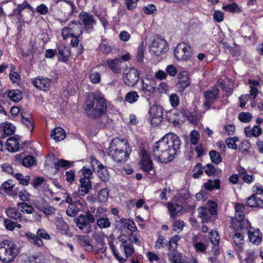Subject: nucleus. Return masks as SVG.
<instances>
[{"label": "nucleus", "mask_w": 263, "mask_h": 263, "mask_svg": "<svg viewBox=\"0 0 263 263\" xmlns=\"http://www.w3.org/2000/svg\"><path fill=\"white\" fill-rule=\"evenodd\" d=\"M180 140L174 133L166 134L153 146L151 154L155 160L166 163L172 161L180 147Z\"/></svg>", "instance_id": "obj_1"}, {"label": "nucleus", "mask_w": 263, "mask_h": 263, "mask_svg": "<svg viewBox=\"0 0 263 263\" xmlns=\"http://www.w3.org/2000/svg\"><path fill=\"white\" fill-rule=\"evenodd\" d=\"M83 107L86 116L92 119H99L101 127H105L108 122L106 116L107 105L104 97L100 93L90 94L85 100Z\"/></svg>", "instance_id": "obj_2"}, {"label": "nucleus", "mask_w": 263, "mask_h": 263, "mask_svg": "<svg viewBox=\"0 0 263 263\" xmlns=\"http://www.w3.org/2000/svg\"><path fill=\"white\" fill-rule=\"evenodd\" d=\"M131 149L128 143L119 139H114L108 148V155L117 162H125L129 157Z\"/></svg>", "instance_id": "obj_3"}, {"label": "nucleus", "mask_w": 263, "mask_h": 263, "mask_svg": "<svg viewBox=\"0 0 263 263\" xmlns=\"http://www.w3.org/2000/svg\"><path fill=\"white\" fill-rule=\"evenodd\" d=\"M18 253V249L12 241L5 240L0 243V259L3 262H11Z\"/></svg>", "instance_id": "obj_4"}, {"label": "nucleus", "mask_w": 263, "mask_h": 263, "mask_svg": "<svg viewBox=\"0 0 263 263\" xmlns=\"http://www.w3.org/2000/svg\"><path fill=\"white\" fill-rule=\"evenodd\" d=\"M251 226L250 222L245 223H233L232 228L235 231L233 237V240L236 247V249L239 252L243 251V245L244 243V234H245L249 227Z\"/></svg>", "instance_id": "obj_5"}, {"label": "nucleus", "mask_w": 263, "mask_h": 263, "mask_svg": "<svg viewBox=\"0 0 263 263\" xmlns=\"http://www.w3.org/2000/svg\"><path fill=\"white\" fill-rule=\"evenodd\" d=\"M174 55L178 61H186L192 55V50L187 44L182 42L177 45L174 50Z\"/></svg>", "instance_id": "obj_6"}, {"label": "nucleus", "mask_w": 263, "mask_h": 263, "mask_svg": "<svg viewBox=\"0 0 263 263\" xmlns=\"http://www.w3.org/2000/svg\"><path fill=\"white\" fill-rule=\"evenodd\" d=\"M167 50L166 41L160 36H155L150 46V52L156 56H159Z\"/></svg>", "instance_id": "obj_7"}, {"label": "nucleus", "mask_w": 263, "mask_h": 263, "mask_svg": "<svg viewBox=\"0 0 263 263\" xmlns=\"http://www.w3.org/2000/svg\"><path fill=\"white\" fill-rule=\"evenodd\" d=\"M209 208L200 207L198 209L199 212V217L201 219L202 222L208 221L212 215L217 214V204L216 202L209 201Z\"/></svg>", "instance_id": "obj_8"}, {"label": "nucleus", "mask_w": 263, "mask_h": 263, "mask_svg": "<svg viewBox=\"0 0 263 263\" xmlns=\"http://www.w3.org/2000/svg\"><path fill=\"white\" fill-rule=\"evenodd\" d=\"M148 114L152 125L158 126L163 119V108L160 105H154L149 108Z\"/></svg>", "instance_id": "obj_9"}, {"label": "nucleus", "mask_w": 263, "mask_h": 263, "mask_svg": "<svg viewBox=\"0 0 263 263\" xmlns=\"http://www.w3.org/2000/svg\"><path fill=\"white\" fill-rule=\"evenodd\" d=\"M140 77L137 69L132 68L124 70L123 79L125 84L128 86H134L139 80Z\"/></svg>", "instance_id": "obj_10"}, {"label": "nucleus", "mask_w": 263, "mask_h": 263, "mask_svg": "<svg viewBox=\"0 0 263 263\" xmlns=\"http://www.w3.org/2000/svg\"><path fill=\"white\" fill-rule=\"evenodd\" d=\"M79 16L82 24L84 25V28L86 31L89 33H90L93 29V26L96 24L93 16L83 11L79 14Z\"/></svg>", "instance_id": "obj_11"}, {"label": "nucleus", "mask_w": 263, "mask_h": 263, "mask_svg": "<svg viewBox=\"0 0 263 263\" xmlns=\"http://www.w3.org/2000/svg\"><path fill=\"white\" fill-rule=\"evenodd\" d=\"M80 185L78 191L73 194L76 198H80L87 194L92 188V183L89 179L81 178L79 180Z\"/></svg>", "instance_id": "obj_12"}, {"label": "nucleus", "mask_w": 263, "mask_h": 263, "mask_svg": "<svg viewBox=\"0 0 263 263\" xmlns=\"http://www.w3.org/2000/svg\"><path fill=\"white\" fill-rule=\"evenodd\" d=\"M219 91L218 88L215 86L212 90L206 91L204 92L205 101L203 105L207 108V109L210 108L211 105L218 97Z\"/></svg>", "instance_id": "obj_13"}, {"label": "nucleus", "mask_w": 263, "mask_h": 263, "mask_svg": "<svg viewBox=\"0 0 263 263\" xmlns=\"http://www.w3.org/2000/svg\"><path fill=\"white\" fill-rule=\"evenodd\" d=\"M26 9L30 10L32 12L34 11L33 8L27 2L24 1L23 3L17 5L16 8L14 9L10 15L17 16L18 19H22L24 17L22 12Z\"/></svg>", "instance_id": "obj_14"}, {"label": "nucleus", "mask_w": 263, "mask_h": 263, "mask_svg": "<svg viewBox=\"0 0 263 263\" xmlns=\"http://www.w3.org/2000/svg\"><path fill=\"white\" fill-rule=\"evenodd\" d=\"M33 86L39 89L46 91L51 84V80L45 77H38L32 80Z\"/></svg>", "instance_id": "obj_15"}, {"label": "nucleus", "mask_w": 263, "mask_h": 263, "mask_svg": "<svg viewBox=\"0 0 263 263\" xmlns=\"http://www.w3.org/2000/svg\"><path fill=\"white\" fill-rule=\"evenodd\" d=\"M77 227L85 233L90 231L91 225L86 221L84 215H79L74 220Z\"/></svg>", "instance_id": "obj_16"}, {"label": "nucleus", "mask_w": 263, "mask_h": 263, "mask_svg": "<svg viewBox=\"0 0 263 263\" xmlns=\"http://www.w3.org/2000/svg\"><path fill=\"white\" fill-rule=\"evenodd\" d=\"M142 89L144 92L153 93L156 90V81L153 78H145L142 79Z\"/></svg>", "instance_id": "obj_17"}, {"label": "nucleus", "mask_w": 263, "mask_h": 263, "mask_svg": "<svg viewBox=\"0 0 263 263\" xmlns=\"http://www.w3.org/2000/svg\"><path fill=\"white\" fill-rule=\"evenodd\" d=\"M131 238L121 240L120 247L123 248L126 257L131 256L135 253V249L130 243Z\"/></svg>", "instance_id": "obj_18"}, {"label": "nucleus", "mask_w": 263, "mask_h": 263, "mask_svg": "<svg viewBox=\"0 0 263 263\" xmlns=\"http://www.w3.org/2000/svg\"><path fill=\"white\" fill-rule=\"evenodd\" d=\"M250 226L248 229V234L249 235V240L254 245H258L261 241V237L260 236L261 233L259 229L253 230Z\"/></svg>", "instance_id": "obj_19"}, {"label": "nucleus", "mask_w": 263, "mask_h": 263, "mask_svg": "<svg viewBox=\"0 0 263 263\" xmlns=\"http://www.w3.org/2000/svg\"><path fill=\"white\" fill-rule=\"evenodd\" d=\"M141 163L142 169L144 172L150 173V172L153 170L152 160L149 155L145 152L143 154Z\"/></svg>", "instance_id": "obj_20"}, {"label": "nucleus", "mask_w": 263, "mask_h": 263, "mask_svg": "<svg viewBox=\"0 0 263 263\" xmlns=\"http://www.w3.org/2000/svg\"><path fill=\"white\" fill-rule=\"evenodd\" d=\"M193 246L196 252L199 253L205 254L208 245L199 241L198 235H195L192 238Z\"/></svg>", "instance_id": "obj_21"}, {"label": "nucleus", "mask_w": 263, "mask_h": 263, "mask_svg": "<svg viewBox=\"0 0 263 263\" xmlns=\"http://www.w3.org/2000/svg\"><path fill=\"white\" fill-rule=\"evenodd\" d=\"M122 61L119 58H116L114 59H108L106 63L109 68L115 73H119L121 72L120 64Z\"/></svg>", "instance_id": "obj_22"}, {"label": "nucleus", "mask_w": 263, "mask_h": 263, "mask_svg": "<svg viewBox=\"0 0 263 263\" xmlns=\"http://www.w3.org/2000/svg\"><path fill=\"white\" fill-rule=\"evenodd\" d=\"M6 145L8 151L15 152L20 150V143L15 137L9 138L6 141Z\"/></svg>", "instance_id": "obj_23"}, {"label": "nucleus", "mask_w": 263, "mask_h": 263, "mask_svg": "<svg viewBox=\"0 0 263 263\" xmlns=\"http://www.w3.org/2000/svg\"><path fill=\"white\" fill-rule=\"evenodd\" d=\"M179 82L177 86L179 88L184 89L190 84L188 73L186 71H182L178 74Z\"/></svg>", "instance_id": "obj_24"}, {"label": "nucleus", "mask_w": 263, "mask_h": 263, "mask_svg": "<svg viewBox=\"0 0 263 263\" xmlns=\"http://www.w3.org/2000/svg\"><path fill=\"white\" fill-rule=\"evenodd\" d=\"M78 241L80 245L86 251L91 252L94 250L93 246L90 243V240L88 236H80L79 237Z\"/></svg>", "instance_id": "obj_25"}, {"label": "nucleus", "mask_w": 263, "mask_h": 263, "mask_svg": "<svg viewBox=\"0 0 263 263\" xmlns=\"http://www.w3.org/2000/svg\"><path fill=\"white\" fill-rule=\"evenodd\" d=\"M5 212L9 218L15 220L19 219L21 221H26V219H23L21 213L15 208H8L6 209Z\"/></svg>", "instance_id": "obj_26"}, {"label": "nucleus", "mask_w": 263, "mask_h": 263, "mask_svg": "<svg viewBox=\"0 0 263 263\" xmlns=\"http://www.w3.org/2000/svg\"><path fill=\"white\" fill-rule=\"evenodd\" d=\"M51 137L57 142L63 140L65 137V131L59 127L55 128L51 133Z\"/></svg>", "instance_id": "obj_27"}, {"label": "nucleus", "mask_w": 263, "mask_h": 263, "mask_svg": "<svg viewBox=\"0 0 263 263\" xmlns=\"http://www.w3.org/2000/svg\"><path fill=\"white\" fill-rule=\"evenodd\" d=\"M14 132V126L12 124L7 123L3 129H0V138H5L6 136L12 135Z\"/></svg>", "instance_id": "obj_28"}, {"label": "nucleus", "mask_w": 263, "mask_h": 263, "mask_svg": "<svg viewBox=\"0 0 263 263\" xmlns=\"http://www.w3.org/2000/svg\"><path fill=\"white\" fill-rule=\"evenodd\" d=\"M247 203L250 207H259L263 204L262 200L258 197L256 194H253L248 198Z\"/></svg>", "instance_id": "obj_29"}, {"label": "nucleus", "mask_w": 263, "mask_h": 263, "mask_svg": "<svg viewBox=\"0 0 263 263\" xmlns=\"http://www.w3.org/2000/svg\"><path fill=\"white\" fill-rule=\"evenodd\" d=\"M167 255L171 263H180L183 260L181 254L178 252L176 250L170 251Z\"/></svg>", "instance_id": "obj_30"}, {"label": "nucleus", "mask_w": 263, "mask_h": 263, "mask_svg": "<svg viewBox=\"0 0 263 263\" xmlns=\"http://www.w3.org/2000/svg\"><path fill=\"white\" fill-rule=\"evenodd\" d=\"M167 208L170 213L171 216L173 218L178 215L182 210V206L178 204L168 203Z\"/></svg>", "instance_id": "obj_31"}, {"label": "nucleus", "mask_w": 263, "mask_h": 263, "mask_svg": "<svg viewBox=\"0 0 263 263\" xmlns=\"http://www.w3.org/2000/svg\"><path fill=\"white\" fill-rule=\"evenodd\" d=\"M70 29L72 36H80L83 32V27L82 24L80 23L72 22L70 23Z\"/></svg>", "instance_id": "obj_32"}, {"label": "nucleus", "mask_w": 263, "mask_h": 263, "mask_svg": "<svg viewBox=\"0 0 263 263\" xmlns=\"http://www.w3.org/2000/svg\"><path fill=\"white\" fill-rule=\"evenodd\" d=\"M59 54L61 57V61L67 62L70 55L69 48L63 45H61L58 47Z\"/></svg>", "instance_id": "obj_33"}, {"label": "nucleus", "mask_w": 263, "mask_h": 263, "mask_svg": "<svg viewBox=\"0 0 263 263\" xmlns=\"http://www.w3.org/2000/svg\"><path fill=\"white\" fill-rule=\"evenodd\" d=\"M8 97L11 101L18 102L22 99V93L18 89L11 90L8 92Z\"/></svg>", "instance_id": "obj_34"}, {"label": "nucleus", "mask_w": 263, "mask_h": 263, "mask_svg": "<svg viewBox=\"0 0 263 263\" xmlns=\"http://www.w3.org/2000/svg\"><path fill=\"white\" fill-rule=\"evenodd\" d=\"M27 259L29 263H46L44 256L41 253L30 256Z\"/></svg>", "instance_id": "obj_35"}, {"label": "nucleus", "mask_w": 263, "mask_h": 263, "mask_svg": "<svg viewBox=\"0 0 263 263\" xmlns=\"http://www.w3.org/2000/svg\"><path fill=\"white\" fill-rule=\"evenodd\" d=\"M98 176L103 182H107L109 180L110 176L107 168L104 165L98 170Z\"/></svg>", "instance_id": "obj_36"}, {"label": "nucleus", "mask_w": 263, "mask_h": 263, "mask_svg": "<svg viewBox=\"0 0 263 263\" xmlns=\"http://www.w3.org/2000/svg\"><path fill=\"white\" fill-rule=\"evenodd\" d=\"M121 222L123 224L124 227L130 230L132 232H135L137 228L135 222L129 219H121Z\"/></svg>", "instance_id": "obj_37"}, {"label": "nucleus", "mask_w": 263, "mask_h": 263, "mask_svg": "<svg viewBox=\"0 0 263 263\" xmlns=\"http://www.w3.org/2000/svg\"><path fill=\"white\" fill-rule=\"evenodd\" d=\"M204 186L209 191H212L214 189H219L220 188V180L218 179L215 180H209Z\"/></svg>", "instance_id": "obj_38"}, {"label": "nucleus", "mask_w": 263, "mask_h": 263, "mask_svg": "<svg viewBox=\"0 0 263 263\" xmlns=\"http://www.w3.org/2000/svg\"><path fill=\"white\" fill-rule=\"evenodd\" d=\"M22 122L23 124L29 130L30 132H32L33 129V123L31 118L29 115L26 116V114H22Z\"/></svg>", "instance_id": "obj_39"}, {"label": "nucleus", "mask_w": 263, "mask_h": 263, "mask_svg": "<svg viewBox=\"0 0 263 263\" xmlns=\"http://www.w3.org/2000/svg\"><path fill=\"white\" fill-rule=\"evenodd\" d=\"M17 207L22 212L27 214H32L34 212V208L31 205L28 204L25 202H19L17 205Z\"/></svg>", "instance_id": "obj_40"}, {"label": "nucleus", "mask_w": 263, "mask_h": 263, "mask_svg": "<svg viewBox=\"0 0 263 263\" xmlns=\"http://www.w3.org/2000/svg\"><path fill=\"white\" fill-rule=\"evenodd\" d=\"M179 237L178 235H175L172 237L169 241H166V248L169 251L176 250L177 244Z\"/></svg>", "instance_id": "obj_41"}, {"label": "nucleus", "mask_w": 263, "mask_h": 263, "mask_svg": "<svg viewBox=\"0 0 263 263\" xmlns=\"http://www.w3.org/2000/svg\"><path fill=\"white\" fill-rule=\"evenodd\" d=\"M222 8L225 11L232 13H239L241 11L240 8L235 2L229 5H224Z\"/></svg>", "instance_id": "obj_42"}, {"label": "nucleus", "mask_w": 263, "mask_h": 263, "mask_svg": "<svg viewBox=\"0 0 263 263\" xmlns=\"http://www.w3.org/2000/svg\"><path fill=\"white\" fill-rule=\"evenodd\" d=\"M209 156L213 163L218 164L222 161V158L220 154L215 150L211 151L209 153Z\"/></svg>", "instance_id": "obj_43"}, {"label": "nucleus", "mask_w": 263, "mask_h": 263, "mask_svg": "<svg viewBox=\"0 0 263 263\" xmlns=\"http://www.w3.org/2000/svg\"><path fill=\"white\" fill-rule=\"evenodd\" d=\"M245 215L243 212H240L239 213L236 212L235 218H232L231 219V225L232 226L233 223H245L246 222H249L248 220H244Z\"/></svg>", "instance_id": "obj_44"}, {"label": "nucleus", "mask_w": 263, "mask_h": 263, "mask_svg": "<svg viewBox=\"0 0 263 263\" xmlns=\"http://www.w3.org/2000/svg\"><path fill=\"white\" fill-rule=\"evenodd\" d=\"M139 98L137 92L135 91L128 92L125 96V100L132 104L136 102Z\"/></svg>", "instance_id": "obj_45"}, {"label": "nucleus", "mask_w": 263, "mask_h": 263, "mask_svg": "<svg viewBox=\"0 0 263 263\" xmlns=\"http://www.w3.org/2000/svg\"><path fill=\"white\" fill-rule=\"evenodd\" d=\"M97 226L101 229L110 227L111 223L107 218H99L97 220Z\"/></svg>", "instance_id": "obj_46"}, {"label": "nucleus", "mask_w": 263, "mask_h": 263, "mask_svg": "<svg viewBox=\"0 0 263 263\" xmlns=\"http://www.w3.org/2000/svg\"><path fill=\"white\" fill-rule=\"evenodd\" d=\"M14 177L19 181V183L23 185H27L30 180V176L26 175L24 176V175L21 173L15 174Z\"/></svg>", "instance_id": "obj_47"}, {"label": "nucleus", "mask_w": 263, "mask_h": 263, "mask_svg": "<svg viewBox=\"0 0 263 263\" xmlns=\"http://www.w3.org/2000/svg\"><path fill=\"white\" fill-rule=\"evenodd\" d=\"M108 190L107 188H105L101 190L98 193V199L100 202H106L108 197Z\"/></svg>", "instance_id": "obj_48"}, {"label": "nucleus", "mask_w": 263, "mask_h": 263, "mask_svg": "<svg viewBox=\"0 0 263 263\" xmlns=\"http://www.w3.org/2000/svg\"><path fill=\"white\" fill-rule=\"evenodd\" d=\"M168 120L175 126L180 125L181 122V120L180 119L178 113L177 112L171 114L168 116Z\"/></svg>", "instance_id": "obj_49"}, {"label": "nucleus", "mask_w": 263, "mask_h": 263, "mask_svg": "<svg viewBox=\"0 0 263 263\" xmlns=\"http://www.w3.org/2000/svg\"><path fill=\"white\" fill-rule=\"evenodd\" d=\"M57 227L61 230L62 234H67L69 230V226L63 219H60L58 220Z\"/></svg>", "instance_id": "obj_50"}, {"label": "nucleus", "mask_w": 263, "mask_h": 263, "mask_svg": "<svg viewBox=\"0 0 263 263\" xmlns=\"http://www.w3.org/2000/svg\"><path fill=\"white\" fill-rule=\"evenodd\" d=\"M166 240L162 235H159L156 241L155 247L156 249H160L166 247Z\"/></svg>", "instance_id": "obj_51"}, {"label": "nucleus", "mask_w": 263, "mask_h": 263, "mask_svg": "<svg viewBox=\"0 0 263 263\" xmlns=\"http://www.w3.org/2000/svg\"><path fill=\"white\" fill-rule=\"evenodd\" d=\"M89 78L91 83L98 84L101 81V76L99 72L93 71L90 73Z\"/></svg>", "instance_id": "obj_52"}, {"label": "nucleus", "mask_w": 263, "mask_h": 263, "mask_svg": "<svg viewBox=\"0 0 263 263\" xmlns=\"http://www.w3.org/2000/svg\"><path fill=\"white\" fill-rule=\"evenodd\" d=\"M252 118V115L249 112H241L238 115L239 120L243 122L247 123Z\"/></svg>", "instance_id": "obj_53"}, {"label": "nucleus", "mask_w": 263, "mask_h": 263, "mask_svg": "<svg viewBox=\"0 0 263 263\" xmlns=\"http://www.w3.org/2000/svg\"><path fill=\"white\" fill-rule=\"evenodd\" d=\"M80 172L83 176L82 178H86L89 180L93 174L92 170L86 166L83 167V168L80 171Z\"/></svg>", "instance_id": "obj_54"}, {"label": "nucleus", "mask_w": 263, "mask_h": 263, "mask_svg": "<svg viewBox=\"0 0 263 263\" xmlns=\"http://www.w3.org/2000/svg\"><path fill=\"white\" fill-rule=\"evenodd\" d=\"M47 204V202L43 199L35 200L34 202V206L39 210L43 212L45 207Z\"/></svg>", "instance_id": "obj_55"}, {"label": "nucleus", "mask_w": 263, "mask_h": 263, "mask_svg": "<svg viewBox=\"0 0 263 263\" xmlns=\"http://www.w3.org/2000/svg\"><path fill=\"white\" fill-rule=\"evenodd\" d=\"M14 184L12 183V180H9L2 184L1 189L5 192H10L12 190Z\"/></svg>", "instance_id": "obj_56"}, {"label": "nucleus", "mask_w": 263, "mask_h": 263, "mask_svg": "<svg viewBox=\"0 0 263 263\" xmlns=\"http://www.w3.org/2000/svg\"><path fill=\"white\" fill-rule=\"evenodd\" d=\"M34 162L35 160L34 157L29 155L23 159L22 164L26 167H30L34 164Z\"/></svg>", "instance_id": "obj_57"}, {"label": "nucleus", "mask_w": 263, "mask_h": 263, "mask_svg": "<svg viewBox=\"0 0 263 263\" xmlns=\"http://www.w3.org/2000/svg\"><path fill=\"white\" fill-rule=\"evenodd\" d=\"M190 137L192 144L194 145L197 144L199 138V134L197 131L192 130L190 133Z\"/></svg>", "instance_id": "obj_58"}, {"label": "nucleus", "mask_w": 263, "mask_h": 263, "mask_svg": "<svg viewBox=\"0 0 263 263\" xmlns=\"http://www.w3.org/2000/svg\"><path fill=\"white\" fill-rule=\"evenodd\" d=\"M70 165V162L67 160L60 159L54 163V166L56 170H58L60 167H68Z\"/></svg>", "instance_id": "obj_59"}, {"label": "nucleus", "mask_w": 263, "mask_h": 263, "mask_svg": "<svg viewBox=\"0 0 263 263\" xmlns=\"http://www.w3.org/2000/svg\"><path fill=\"white\" fill-rule=\"evenodd\" d=\"M204 172L208 176H212L215 173V168L213 165L210 163L207 164L203 167Z\"/></svg>", "instance_id": "obj_60"}, {"label": "nucleus", "mask_w": 263, "mask_h": 263, "mask_svg": "<svg viewBox=\"0 0 263 263\" xmlns=\"http://www.w3.org/2000/svg\"><path fill=\"white\" fill-rule=\"evenodd\" d=\"M170 101L171 105L175 107L178 105L179 103V98L176 93H173L170 96Z\"/></svg>", "instance_id": "obj_61"}, {"label": "nucleus", "mask_w": 263, "mask_h": 263, "mask_svg": "<svg viewBox=\"0 0 263 263\" xmlns=\"http://www.w3.org/2000/svg\"><path fill=\"white\" fill-rule=\"evenodd\" d=\"M62 35L64 40L72 36L70 24L68 26L65 27L62 31Z\"/></svg>", "instance_id": "obj_62"}, {"label": "nucleus", "mask_w": 263, "mask_h": 263, "mask_svg": "<svg viewBox=\"0 0 263 263\" xmlns=\"http://www.w3.org/2000/svg\"><path fill=\"white\" fill-rule=\"evenodd\" d=\"M37 12L41 15H46L48 12V8L45 4H41L36 8Z\"/></svg>", "instance_id": "obj_63"}, {"label": "nucleus", "mask_w": 263, "mask_h": 263, "mask_svg": "<svg viewBox=\"0 0 263 263\" xmlns=\"http://www.w3.org/2000/svg\"><path fill=\"white\" fill-rule=\"evenodd\" d=\"M226 143L229 148L236 149L237 145L236 144V140L234 138H229L226 140Z\"/></svg>", "instance_id": "obj_64"}]
</instances>
